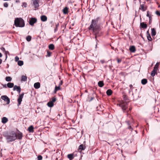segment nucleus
I'll use <instances>...</instances> for the list:
<instances>
[{"label": "nucleus", "mask_w": 160, "mask_h": 160, "mask_svg": "<svg viewBox=\"0 0 160 160\" xmlns=\"http://www.w3.org/2000/svg\"><path fill=\"white\" fill-rule=\"evenodd\" d=\"M98 22V20H96L92 19L90 25L88 28V29L91 32H92L96 35L95 38L96 41L97 40L96 39L97 35L99 33L101 29L100 26L97 24Z\"/></svg>", "instance_id": "obj_1"}, {"label": "nucleus", "mask_w": 160, "mask_h": 160, "mask_svg": "<svg viewBox=\"0 0 160 160\" xmlns=\"http://www.w3.org/2000/svg\"><path fill=\"white\" fill-rule=\"evenodd\" d=\"M14 25L17 27H23L25 26L24 21L21 18H16L14 21Z\"/></svg>", "instance_id": "obj_2"}, {"label": "nucleus", "mask_w": 160, "mask_h": 160, "mask_svg": "<svg viewBox=\"0 0 160 160\" xmlns=\"http://www.w3.org/2000/svg\"><path fill=\"white\" fill-rule=\"evenodd\" d=\"M16 133L13 131L12 132L10 135L7 136L6 139L8 142H12L16 139Z\"/></svg>", "instance_id": "obj_3"}, {"label": "nucleus", "mask_w": 160, "mask_h": 160, "mask_svg": "<svg viewBox=\"0 0 160 160\" xmlns=\"http://www.w3.org/2000/svg\"><path fill=\"white\" fill-rule=\"evenodd\" d=\"M128 103V102H125L119 104V106L122 108L123 112H125L127 108Z\"/></svg>", "instance_id": "obj_4"}, {"label": "nucleus", "mask_w": 160, "mask_h": 160, "mask_svg": "<svg viewBox=\"0 0 160 160\" xmlns=\"http://www.w3.org/2000/svg\"><path fill=\"white\" fill-rule=\"evenodd\" d=\"M1 98L5 102H6L7 104H8L10 103V99L6 95H3L1 97Z\"/></svg>", "instance_id": "obj_5"}, {"label": "nucleus", "mask_w": 160, "mask_h": 160, "mask_svg": "<svg viewBox=\"0 0 160 160\" xmlns=\"http://www.w3.org/2000/svg\"><path fill=\"white\" fill-rule=\"evenodd\" d=\"M24 94L23 93L19 94L18 98V106H19L21 104V102L22 101V99L23 98Z\"/></svg>", "instance_id": "obj_6"}, {"label": "nucleus", "mask_w": 160, "mask_h": 160, "mask_svg": "<svg viewBox=\"0 0 160 160\" xmlns=\"http://www.w3.org/2000/svg\"><path fill=\"white\" fill-rule=\"evenodd\" d=\"M39 0H32L33 5L34 6L35 9H38L39 7Z\"/></svg>", "instance_id": "obj_7"}, {"label": "nucleus", "mask_w": 160, "mask_h": 160, "mask_svg": "<svg viewBox=\"0 0 160 160\" xmlns=\"http://www.w3.org/2000/svg\"><path fill=\"white\" fill-rule=\"evenodd\" d=\"M37 21V19L36 18H32L29 20V23L31 25L33 26Z\"/></svg>", "instance_id": "obj_8"}, {"label": "nucleus", "mask_w": 160, "mask_h": 160, "mask_svg": "<svg viewBox=\"0 0 160 160\" xmlns=\"http://www.w3.org/2000/svg\"><path fill=\"white\" fill-rule=\"evenodd\" d=\"M13 90V91H15V90H16L19 93L21 91V88L19 86H18L16 85H15L14 86Z\"/></svg>", "instance_id": "obj_9"}, {"label": "nucleus", "mask_w": 160, "mask_h": 160, "mask_svg": "<svg viewBox=\"0 0 160 160\" xmlns=\"http://www.w3.org/2000/svg\"><path fill=\"white\" fill-rule=\"evenodd\" d=\"M16 138H18L19 139H22V133L20 132H19L17 133H16Z\"/></svg>", "instance_id": "obj_10"}, {"label": "nucleus", "mask_w": 160, "mask_h": 160, "mask_svg": "<svg viewBox=\"0 0 160 160\" xmlns=\"http://www.w3.org/2000/svg\"><path fill=\"white\" fill-rule=\"evenodd\" d=\"M140 27L141 28L143 29L146 28L147 27V25L144 22H141L140 24Z\"/></svg>", "instance_id": "obj_11"}, {"label": "nucleus", "mask_w": 160, "mask_h": 160, "mask_svg": "<svg viewBox=\"0 0 160 160\" xmlns=\"http://www.w3.org/2000/svg\"><path fill=\"white\" fill-rule=\"evenodd\" d=\"M147 9V7H145L143 4H141L140 6V7L139 8V9L141 10L142 12L145 11Z\"/></svg>", "instance_id": "obj_12"}, {"label": "nucleus", "mask_w": 160, "mask_h": 160, "mask_svg": "<svg viewBox=\"0 0 160 160\" xmlns=\"http://www.w3.org/2000/svg\"><path fill=\"white\" fill-rule=\"evenodd\" d=\"M129 50L131 52H134L136 51L135 47L134 46H130Z\"/></svg>", "instance_id": "obj_13"}, {"label": "nucleus", "mask_w": 160, "mask_h": 160, "mask_svg": "<svg viewBox=\"0 0 160 160\" xmlns=\"http://www.w3.org/2000/svg\"><path fill=\"white\" fill-rule=\"evenodd\" d=\"M34 87L36 89L39 88L40 87V83L39 82L35 83L34 84Z\"/></svg>", "instance_id": "obj_14"}, {"label": "nucleus", "mask_w": 160, "mask_h": 160, "mask_svg": "<svg viewBox=\"0 0 160 160\" xmlns=\"http://www.w3.org/2000/svg\"><path fill=\"white\" fill-rule=\"evenodd\" d=\"M41 19L42 21L45 22L47 19V17L45 15H42L41 17Z\"/></svg>", "instance_id": "obj_15"}, {"label": "nucleus", "mask_w": 160, "mask_h": 160, "mask_svg": "<svg viewBox=\"0 0 160 160\" xmlns=\"http://www.w3.org/2000/svg\"><path fill=\"white\" fill-rule=\"evenodd\" d=\"M33 127L32 125L30 126L28 128V130L30 132H33Z\"/></svg>", "instance_id": "obj_16"}, {"label": "nucleus", "mask_w": 160, "mask_h": 160, "mask_svg": "<svg viewBox=\"0 0 160 160\" xmlns=\"http://www.w3.org/2000/svg\"><path fill=\"white\" fill-rule=\"evenodd\" d=\"M8 121V118L5 117H3L2 118V122L3 123H6Z\"/></svg>", "instance_id": "obj_17"}, {"label": "nucleus", "mask_w": 160, "mask_h": 160, "mask_svg": "<svg viewBox=\"0 0 160 160\" xmlns=\"http://www.w3.org/2000/svg\"><path fill=\"white\" fill-rule=\"evenodd\" d=\"M7 86L8 88H12L14 86V84L13 83L8 82L7 84Z\"/></svg>", "instance_id": "obj_18"}, {"label": "nucleus", "mask_w": 160, "mask_h": 160, "mask_svg": "<svg viewBox=\"0 0 160 160\" xmlns=\"http://www.w3.org/2000/svg\"><path fill=\"white\" fill-rule=\"evenodd\" d=\"M68 8L67 7H66L64 8L63 10V13L65 14H68Z\"/></svg>", "instance_id": "obj_19"}, {"label": "nucleus", "mask_w": 160, "mask_h": 160, "mask_svg": "<svg viewBox=\"0 0 160 160\" xmlns=\"http://www.w3.org/2000/svg\"><path fill=\"white\" fill-rule=\"evenodd\" d=\"M67 157L70 159V160H72L74 158L73 154H69L68 155Z\"/></svg>", "instance_id": "obj_20"}, {"label": "nucleus", "mask_w": 160, "mask_h": 160, "mask_svg": "<svg viewBox=\"0 0 160 160\" xmlns=\"http://www.w3.org/2000/svg\"><path fill=\"white\" fill-rule=\"evenodd\" d=\"M104 83L103 81H100L98 82V85L100 87H102L104 86Z\"/></svg>", "instance_id": "obj_21"}, {"label": "nucleus", "mask_w": 160, "mask_h": 160, "mask_svg": "<svg viewBox=\"0 0 160 160\" xmlns=\"http://www.w3.org/2000/svg\"><path fill=\"white\" fill-rule=\"evenodd\" d=\"M112 92L110 89H108L106 91V93L108 96H110L112 95Z\"/></svg>", "instance_id": "obj_22"}, {"label": "nucleus", "mask_w": 160, "mask_h": 160, "mask_svg": "<svg viewBox=\"0 0 160 160\" xmlns=\"http://www.w3.org/2000/svg\"><path fill=\"white\" fill-rule=\"evenodd\" d=\"M85 148V146H84L82 144H81L79 146L78 149L79 150H81V151H82L84 150Z\"/></svg>", "instance_id": "obj_23"}, {"label": "nucleus", "mask_w": 160, "mask_h": 160, "mask_svg": "<svg viewBox=\"0 0 160 160\" xmlns=\"http://www.w3.org/2000/svg\"><path fill=\"white\" fill-rule=\"evenodd\" d=\"M151 34L152 36H155L156 35V32L154 28L151 29Z\"/></svg>", "instance_id": "obj_24"}, {"label": "nucleus", "mask_w": 160, "mask_h": 160, "mask_svg": "<svg viewBox=\"0 0 160 160\" xmlns=\"http://www.w3.org/2000/svg\"><path fill=\"white\" fill-rule=\"evenodd\" d=\"M48 47L49 49L52 50L54 49V46L52 44H49Z\"/></svg>", "instance_id": "obj_25"}, {"label": "nucleus", "mask_w": 160, "mask_h": 160, "mask_svg": "<svg viewBox=\"0 0 160 160\" xmlns=\"http://www.w3.org/2000/svg\"><path fill=\"white\" fill-rule=\"evenodd\" d=\"M146 16L149 18V20L152 19L151 14L149 11H147Z\"/></svg>", "instance_id": "obj_26"}, {"label": "nucleus", "mask_w": 160, "mask_h": 160, "mask_svg": "<svg viewBox=\"0 0 160 160\" xmlns=\"http://www.w3.org/2000/svg\"><path fill=\"white\" fill-rule=\"evenodd\" d=\"M47 105L49 107H52L53 106L54 104L51 101H50L47 103Z\"/></svg>", "instance_id": "obj_27"}, {"label": "nucleus", "mask_w": 160, "mask_h": 160, "mask_svg": "<svg viewBox=\"0 0 160 160\" xmlns=\"http://www.w3.org/2000/svg\"><path fill=\"white\" fill-rule=\"evenodd\" d=\"M27 77L26 76L22 75L21 78V81H22L25 82L27 80Z\"/></svg>", "instance_id": "obj_28"}, {"label": "nucleus", "mask_w": 160, "mask_h": 160, "mask_svg": "<svg viewBox=\"0 0 160 160\" xmlns=\"http://www.w3.org/2000/svg\"><path fill=\"white\" fill-rule=\"evenodd\" d=\"M147 83V80L146 79H143L141 80V83L143 85H145Z\"/></svg>", "instance_id": "obj_29"}, {"label": "nucleus", "mask_w": 160, "mask_h": 160, "mask_svg": "<svg viewBox=\"0 0 160 160\" xmlns=\"http://www.w3.org/2000/svg\"><path fill=\"white\" fill-rule=\"evenodd\" d=\"M60 86H58V87L56 86L54 91V93H56L57 91L60 90Z\"/></svg>", "instance_id": "obj_30"}, {"label": "nucleus", "mask_w": 160, "mask_h": 160, "mask_svg": "<svg viewBox=\"0 0 160 160\" xmlns=\"http://www.w3.org/2000/svg\"><path fill=\"white\" fill-rule=\"evenodd\" d=\"M18 65L19 66H22L23 64V61H18Z\"/></svg>", "instance_id": "obj_31"}, {"label": "nucleus", "mask_w": 160, "mask_h": 160, "mask_svg": "<svg viewBox=\"0 0 160 160\" xmlns=\"http://www.w3.org/2000/svg\"><path fill=\"white\" fill-rule=\"evenodd\" d=\"M12 78L10 77H6L5 78L7 82H10L12 80Z\"/></svg>", "instance_id": "obj_32"}, {"label": "nucleus", "mask_w": 160, "mask_h": 160, "mask_svg": "<svg viewBox=\"0 0 160 160\" xmlns=\"http://www.w3.org/2000/svg\"><path fill=\"white\" fill-rule=\"evenodd\" d=\"M59 25V23H58L57 24H56V27L54 28V32H57L58 30V27Z\"/></svg>", "instance_id": "obj_33"}, {"label": "nucleus", "mask_w": 160, "mask_h": 160, "mask_svg": "<svg viewBox=\"0 0 160 160\" xmlns=\"http://www.w3.org/2000/svg\"><path fill=\"white\" fill-rule=\"evenodd\" d=\"M31 39V37L30 36H28L26 37V40L28 41H30Z\"/></svg>", "instance_id": "obj_34"}, {"label": "nucleus", "mask_w": 160, "mask_h": 160, "mask_svg": "<svg viewBox=\"0 0 160 160\" xmlns=\"http://www.w3.org/2000/svg\"><path fill=\"white\" fill-rule=\"evenodd\" d=\"M147 38L148 40L149 41H151L152 40V38L149 34H148V35H147Z\"/></svg>", "instance_id": "obj_35"}, {"label": "nucleus", "mask_w": 160, "mask_h": 160, "mask_svg": "<svg viewBox=\"0 0 160 160\" xmlns=\"http://www.w3.org/2000/svg\"><path fill=\"white\" fill-rule=\"evenodd\" d=\"M156 73V72L152 71L151 73V75L152 77H154Z\"/></svg>", "instance_id": "obj_36"}, {"label": "nucleus", "mask_w": 160, "mask_h": 160, "mask_svg": "<svg viewBox=\"0 0 160 160\" xmlns=\"http://www.w3.org/2000/svg\"><path fill=\"white\" fill-rule=\"evenodd\" d=\"M42 158V156L39 155L37 157V160H41Z\"/></svg>", "instance_id": "obj_37"}, {"label": "nucleus", "mask_w": 160, "mask_h": 160, "mask_svg": "<svg viewBox=\"0 0 160 160\" xmlns=\"http://www.w3.org/2000/svg\"><path fill=\"white\" fill-rule=\"evenodd\" d=\"M53 103H54L56 101V98L55 97H53L52 98V100H51Z\"/></svg>", "instance_id": "obj_38"}, {"label": "nucleus", "mask_w": 160, "mask_h": 160, "mask_svg": "<svg viewBox=\"0 0 160 160\" xmlns=\"http://www.w3.org/2000/svg\"><path fill=\"white\" fill-rule=\"evenodd\" d=\"M51 52L49 51H47V55L46 57H49L51 56Z\"/></svg>", "instance_id": "obj_39"}, {"label": "nucleus", "mask_w": 160, "mask_h": 160, "mask_svg": "<svg viewBox=\"0 0 160 160\" xmlns=\"http://www.w3.org/2000/svg\"><path fill=\"white\" fill-rule=\"evenodd\" d=\"M27 5V4L26 2H23L22 5V6L24 7V8H26Z\"/></svg>", "instance_id": "obj_40"}, {"label": "nucleus", "mask_w": 160, "mask_h": 160, "mask_svg": "<svg viewBox=\"0 0 160 160\" xmlns=\"http://www.w3.org/2000/svg\"><path fill=\"white\" fill-rule=\"evenodd\" d=\"M3 6L7 8L8 7V4L7 2H5L3 4Z\"/></svg>", "instance_id": "obj_41"}, {"label": "nucleus", "mask_w": 160, "mask_h": 160, "mask_svg": "<svg viewBox=\"0 0 160 160\" xmlns=\"http://www.w3.org/2000/svg\"><path fill=\"white\" fill-rule=\"evenodd\" d=\"M158 69V68H157V67H156V66H154L152 71L157 72Z\"/></svg>", "instance_id": "obj_42"}, {"label": "nucleus", "mask_w": 160, "mask_h": 160, "mask_svg": "<svg viewBox=\"0 0 160 160\" xmlns=\"http://www.w3.org/2000/svg\"><path fill=\"white\" fill-rule=\"evenodd\" d=\"M156 14L158 16H160V12L159 11H157L156 12Z\"/></svg>", "instance_id": "obj_43"}, {"label": "nucleus", "mask_w": 160, "mask_h": 160, "mask_svg": "<svg viewBox=\"0 0 160 160\" xmlns=\"http://www.w3.org/2000/svg\"><path fill=\"white\" fill-rule=\"evenodd\" d=\"M15 61H18L19 60V58L18 57V56H16L15 57Z\"/></svg>", "instance_id": "obj_44"}, {"label": "nucleus", "mask_w": 160, "mask_h": 160, "mask_svg": "<svg viewBox=\"0 0 160 160\" xmlns=\"http://www.w3.org/2000/svg\"><path fill=\"white\" fill-rule=\"evenodd\" d=\"M159 65V62H157L156 64L155 65V66H156V67H157V68H158V66Z\"/></svg>", "instance_id": "obj_45"}, {"label": "nucleus", "mask_w": 160, "mask_h": 160, "mask_svg": "<svg viewBox=\"0 0 160 160\" xmlns=\"http://www.w3.org/2000/svg\"><path fill=\"white\" fill-rule=\"evenodd\" d=\"M129 87H130V89H133V86L132 85V84H130V85L129 86Z\"/></svg>", "instance_id": "obj_46"}, {"label": "nucleus", "mask_w": 160, "mask_h": 160, "mask_svg": "<svg viewBox=\"0 0 160 160\" xmlns=\"http://www.w3.org/2000/svg\"><path fill=\"white\" fill-rule=\"evenodd\" d=\"M62 84V81H61L59 83V86L60 87V86Z\"/></svg>", "instance_id": "obj_47"}, {"label": "nucleus", "mask_w": 160, "mask_h": 160, "mask_svg": "<svg viewBox=\"0 0 160 160\" xmlns=\"http://www.w3.org/2000/svg\"><path fill=\"white\" fill-rule=\"evenodd\" d=\"M2 85L3 86V87L5 88H6L7 87V84H2Z\"/></svg>", "instance_id": "obj_48"}, {"label": "nucleus", "mask_w": 160, "mask_h": 160, "mask_svg": "<svg viewBox=\"0 0 160 160\" xmlns=\"http://www.w3.org/2000/svg\"><path fill=\"white\" fill-rule=\"evenodd\" d=\"M132 89H130L129 90V93L130 94L131 92H132Z\"/></svg>", "instance_id": "obj_49"}, {"label": "nucleus", "mask_w": 160, "mask_h": 160, "mask_svg": "<svg viewBox=\"0 0 160 160\" xmlns=\"http://www.w3.org/2000/svg\"><path fill=\"white\" fill-rule=\"evenodd\" d=\"M117 61L118 63H120L121 61V60L119 59H118Z\"/></svg>", "instance_id": "obj_50"}, {"label": "nucleus", "mask_w": 160, "mask_h": 160, "mask_svg": "<svg viewBox=\"0 0 160 160\" xmlns=\"http://www.w3.org/2000/svg\"><path fill=\"white\" fill-rule=\"evenodd\" d=\"M152 22V19L149 20V24H151Z\"/></svg>", "instance_id": "obj_51"}, {"label": "nucleus", "mask_w": 160, "mask_h": 160, "mask_svg": "<svg viewBox=\"0 0 160 160\" xmlns=\"http://www.w3.org/2000/svg\"><path fill=\"white\" fill-rule=\"evenodd\" d=\"M100 62H101L102 63H103L104 62V60H101L100 61Z\"/></svg>", "instance_id": "obj_52"}, {"label": "nucleus", "mask_w": 160, "mask_h": 160, "mask_svg": "<svg viewBox=\"0 0 160 160\" xmlns=\"http://www.w3.org/2000/svg\"><path fill=\"white\" fill-rule=\"evenodd\" d=\"M126 122L128 125H129L130 124L129 121H126Z\"/></svg>", "instance_id": "obj_53"}, {"label": "nucleus", "mask_w": 160, "mask_h": 160, "mask_svg": "<svg viewBox=\"0 0 160 160\" xmlns=\"http://www.w3.org/2000/svg\"><path fill=\"white\" fill-rule=\"evenodd\" d=\"M1 49H2V50L3 51H5V49L4 48H2Z\"/></svg>", "instance_id": "obj_54"}, {"label": "nucleus", "mask_w": 160, "mask_h": 160, "mask_svg": "<svg viewBox=\"0 0 160 160\" xmlns=\"http://www.w3.org/2000/svg\"><path fill=\"white\" fill-rule=\"evenodd\" d=\"M2 54L1 52H0V58L2 57Z\"/></svg>", "instance_id": "obj_55"}, {"label": "nucleus", "mask_w": 160, "mask_h": 160, "mask_svg": "<svg viewBox=\"0 0 160 160\" xmlns=\"http://www.w3.org/2000/svg\"><path fill=\"white\" fill-rule=\"evenodd\" d=\"M2 60L0 58V64L2 63Z\"/></svg>", "instance_id": "obj_56"}, {"label": "nucleus", "mask_w": 160, "mask_h": 160, "mask_svg": "<svg viewBox=\"0 0 160 160\" xmlns=\"http://www.w3.org/2000/svg\"><path fill=\"white\" fill-rule=\"evenodd\" d=\"M147 35H148V34H149V31H147Z\"/></svg>", "instance_id": "obj_57"}, {"label": "nucleus", "mask_w": 160, "mask_h": 160, "mask_svg": "<svg viewBox=\"0 0 160 160\" xmlns=\"http://www.w3.org/2000/svg\"><path fill=\"white\" fill-rule=\"evenodd\" d=\"M128 129H131H131H132V128H131V127L130 126L128 127Z\"/></svg>", "instance_id": "obj_58"}, {"label": "nucleus", "mask_w": 160, "mask_h": 160, "mask_svg": "<svg viewBox=\"0 0 160 160\" xmlns=\"http://www.w3.org/2000/svg\"><path fill=\"white\" fill-rule=\"evenodd\" d=\"M4 1H10L11 0H3Z\"/></svg>", "instance_id": "obj_59"}, {"label": "nucleus", "mask_w": 160, "mask_h": 160, "mask_svg": "<svg viewBox=\"0 0 160 160\" xmlns=\"http://www.w3.org/2000/svg\"><path fill=\"white\" fill-rule=\"evenodd\" d=\"M93 99V98H92L91 99V101L92 100V99Z\"/></svg>", "instance_id": "obj_60"}, {"label": "nucleus", "mask_w": 160, "mask_h": 160, "mask_svg": "<svg viewBox=\"0 0 160 160\" xmlns=\"http://www.w3.org/2000/svg\"><path fill=\"white\" fill-rule=\"evenodd\" d=\"M97 44L96 45V48H97Z\"/></svg>", "instance_id": "obj_61"}, {"label": "nucleus", "mask_w": 160, "mask_h": 160, "mask_svg": "<svg viewBox=\"0 0 160 160\" xmlns=\"http://www.w3.org/2000/svg\"><path fill=\"white\" fill-rule=\"evenodd\" d=\"M131 109H132V108H129V110H131Z\"/></svg>", "instance_id": "obj_62"}, {"label": "nucleus", "mask_w": 160, "mask_h": 160, "mask_svg": "<svg viewBox=\"0 0 160 160\" xmlns=\"http://www.w3.org/2000/svg\"><path fill=\"white\" fill-rule=\"evenodd\" d=\"M16 2H18V1H16Z\"/></svg>", "instance_id": "obj_63"}, {"label": "nucleus", "mask_w": 160, "mask_h": 160, "mask_svg": "<svg viewBox=\"0 0 160 160\" xmlns=\"http://www.w3.org/2000/svg\"><path fill=\"white\" fill-rule=\"evenodd\" d=\"M132 95H133V93H132Z\"/></svg>", "instance_id": "obj_64"}]
</instances>
